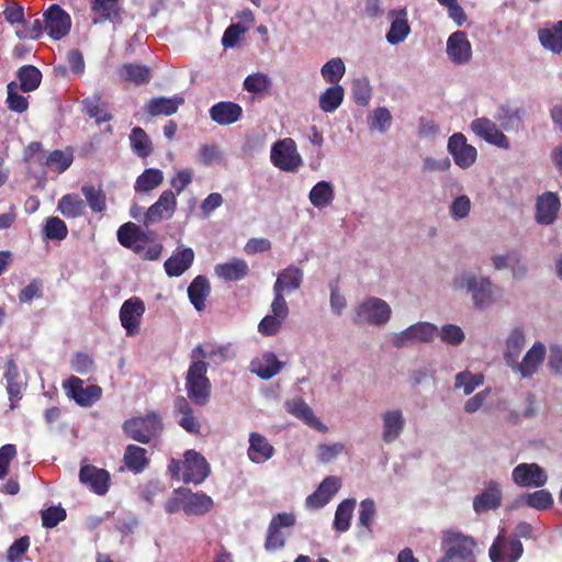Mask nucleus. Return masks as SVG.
<instances>
[{"instance_id":"obj_20","label":"nucleus","mask_w":562,"mask_h":562,"mask_svg":"<svg viewBox=\"0 0 562 562\" xmlns=\"http://www.w3.org/2000/svg\"><path fill=\"white\" fill-rule=\"evenodd\" d=\"M471 128L479 137L492 145L503 149L510 147L507 136L490 119L480 117L472 121Z\"/></svg>"},{"instance_id":"obj_40","label":"nucleus","mask_w":562,"mask_h":562,"mask_svg":"<svg viewBox=\"0 0 562 562\" xmlns=\"http://www.w3.org/2000/svg\"><path fill=\"white\" fill-rule=\"evenodd\" d=\"M57 211L67 218H77L86 214V202L76 193L63 195L57 204Z\"/></svg>"},{"instance_id":"obj_4","label":"nucleus","mask_w":562,"mask_h":562,"mask_svg":"<svg viewBox=\"0 0 562 562\" xmlns=\"http://www.w3.org/2000/svg\"><path fill=\"white\" fill-rule=\"evenodd\" d=\"M391 314L392 310L384 300L371 296L359 304L352 322L358 326L364 324L382 326L390 321Z\"/></svg>"},{"instance_id":"obj_22","label":"nucleus","mask_w":562,"mask_h":562,"mask_svg":"<svg viewBox=\"0 0 562 562\" xmlns=\"http://www.w3.org/2000/svg\"><path fill=\"white\" fill-rule=\"evenodd\" d=\"M389 18L391 19V26L385 36L386 41L391 45L403 43L411 33L406 8L391 10Z\"/></svg>"},{"instance_id":"obj_51","label":"nucleus","mask_w":562,"mask_h":562,"mask_svg":"<svg viewBox=\"0 0 562 562\" xmlns=\"http://www.w3.org/2000/svg\"><path fill=\"white\" fill-rule=\"evenodd\" d=\"M42 233L46 240L61 241L68 235V227L58 216H49L43 225Z\"/></svg>"},{"instance_id":"obj_13","label":"nucleus","mask_w":562,"mask_h":562,"mask_svg":"<svg viewBox=\"0 0 562 562\" xmlns=\"http://www.w3.org/2000/svg\"><path fill=\"white\" fill-rule=\"evenodd\" d=\"M45 30L53 40L65 37L71 27L70 15L58 4H52L44 13Z\"/></svg>"},{"instance_id":"obj_45","label":"nucleus","mask_w":562,"mask_h":562,"mask_svg":"<svg viewBox=\"0 0 562 562\" xmlns=\"http://www.w3.org/2000/svg\"><path fill=\"white\" fill-rule=\"evenodd\" d=\"M308 198L315 207L324 209L330 205L335 198L334 187L328 181H319L312 188Z\"/></svg>"},{"instance_id":"obj_31","label":"nucleus","mask_w":562,"mask_h":562,"mask_svg":"<svg viewBox=\"0 0 562 562\" xmlns=\"http://www.w3.org/2000/svg\"><path fill=\"white\" fill-rule=\"evenodd\" d=\"M382 440L385 443L394 442L403 432L405 418L401 409L386 411L382 414Z\"/></svg>"},{"instance_id":"obj_58","label":"nucleus","mask_w":562,"mask_h":562,"mask_svg":"<svg viewBox=\"0 0 562 562\" xmlns=\"http://www.w3.org/2000/svg\"><path fill=\"white\" fill-rule=\"evenodd\" d=\"M353 101L361 106L369 103L371 99V86L367 78H358L352 81L351 87Z\"/></svg>"},{"instance_id":"obj_16","label":"nucleus","mask_w":562,"mask_h":562,"mask_svg":"<svg viewBox=\"0 0 562 562\" xmlns=\"http://www.w3.org/2000/svg\"><path fill=\"white\" fill-rule=\"evenodd\" d=\"M145 313V304L139 297L126 300L120 308V321L128 336L139 331L140 318Z\"/></svg>"},{"instance_id":"obj_35","label":"nucleus","mask_w":562,"mask_h":562,"mask_svg":"<svg viewBox=\"0 0 562 562\" xmlns=\"http://www.w3.org/2000/svg\"><path fill=\"white\" fill-rule=\"evenodd\" d=\"M215 273L225 281H240L249 273V267L243 259L234 258L215 266Z\"/></svg>"},{"instance_id":"obj_30","label":"nucleus","mask_w":562,"mask_h":562,"mask_svg":"<svg viewBox=\"0 0 562 562\" xmlns=\"http://www.w3.org/2000/svg\"><path fill=\"white\" fill-rule=\"evenodd\" d=\"M274 454V447L259 432H250L247 456L254 463H263Z\"/></svg>"},{"instance_id":"obj_62","label":"nucleus","mask_w":562,"mask_h":562,"mask_svg":"<svg viewBox=\"0 0 562 562\" xmlns=\"http://www.w3.org/2000/svg\"><path fill=\"white\" fill-rule=\"evenodd\" d=\"M375 504L373 499L366 498L360 503L359 512V525L366 527L368 530L371 529L372 522L375 517Z\"/></svg>"},{"instance_id":"obj_2","label":"nucleus","mask_w":562,"mask_h":562,"mask_svg":"<svg viewBox=\"0 0 562 562\" xmlns=\"http://www.w3.org/2000/svg\"><path fill=\"white\" fill-rule=\"evenodd\" d=\"M443 557L437 562H476L474 550L476 541L470 536L457 531H447L441 539Z\"/></svg>"},{"instance_id":"obj_47","label":"nucleus","mask_w":562,"mask_h":562,"mask_svg":"<svg viewBox=\"0 0 562 562\" xmlns=\"http://www.w3.org/2000/svg\"><path fill=\"white\" fill-rule=\"evenodd\" d=\"M162 181L164 172L160 169L148 168L137 177L134 189L138 193L149 192L159 187Z\"/></svg>"},{"instance_id":"obj_46","label":"nucleus","mask_w":562,"mask_h":562,"mask_svg":"<svg viewBox=\"0 0 562 562\" xmlns=\"http://www.w3.org/2000/svg\"><path fill=\"white\" fill-rule=\"evenodd\" d=\"M538 37L544 48L559 54L562 50V21L551 29L539 30Z\"/></svg>"},{"instance_id":"obj_50","label":"nucleus","mask_w":562,"mask_h":562,"mask_svg":"<svg viewBox=\"0 0 562 562\" xmlns=\"http://www.w3.org/2000/svg\"><path fill=\"white\" fill-rule=\"evenodd\" d=\"M130 142L133 151L140 158H146L153 153V144L146 132L137 126L132 128Z\"/></svg>"},{"instance_id":"obj_49","label":"nucleus","mask_w":562,"mask_h":562,"mask_svg":"<svg viewBox=\"0 0 562 562\" xmlns=\"http://www.w3.org/2000/svg\"><path fill=\"white\" fill-rule=\"evenodd\" d=\"M356 507L355 498H347L342 501L336 509L334 528L339 532H345L350 528V521Z\"/></svg>"},{"instance_id":"obj_3","label":"nucleus","mask_w":562,"mask_h":562,"mask_svg":"<svg viewBox=\"0 0 562 562\" xmlns=\"http://www.w3.org/2000/svg\"><path fill=\"white\" fill-rule=\"evenodd\" d=\"M162 429L160 416L156 412H149L142 417L126 419L123 424L124 434L132 440L140 443H149L151 438Z\"/></svg>"},{"instance_id":"obj_6","label":"nucleus","mask_w":562,"mask_h":562,"mask_svg":"<svg viewBox=\"0 0 562 562\" xmlns=\"http://www.w3.org/2000/svg\"><path fill=\"white\" fill-rule=\"evenodd\" d=\"M67 396L81 407H90L102 397V389L98 384L85 386L83 380L71 375L63 384Z\"/></svg>"},{"instance_id":"obj_63","label":"nucleus","mask_w":562,"mask_h":562,"mask_svg":"<svg viewBox=\"0 0 562 562\" xmlns=\"http://www.w3.org/2000/svg\"><path fill=\"white\" fill-rule=\"evenodd\" d=\"M345 449V446L340 442L333 445L322 443L317 447V458L323 463L331 462L336 459Z\"/></svg>"},{"instance_id":"obj_17","label":"nucleus","mask_w":562,"mask_h":562,"mask_svg":"<svg viewBox=\"0 0 562 562\" xmlns=\"http://www.w3.org/2000/svg\"><path fill=\"white\" fill-rule=\"evenodd\" d=\"M177 210V198L173 191L165 190L159 199L149 206L145 214L144 223L149 225L158 223L164 218L169 220L173 216Z\"/></svg>"},{"instance_id":"obj_52","label":"nucleus","mask_w":562,"mask_h":562,"mask_svg":"<svg viewBox=\"0 0 562 562\" xmlns=\"http://www.w3.org/2000/svg\"><path fill=\"white\" fill-rule=\"evenodd\" d=\"M346 71L345 64L341 58L336 57L329 59L321 68L323 79L331 86L339 85Z\"/></svg>"},{"instance_id":"obj_27","label":"nucleus","mask_w":562,"mask_h":562,"mask_svg":"<svg viewBox=\"0 0 562 562\" xmlns=\"http://www.w3.org/2000/svg\"><path fill=\"white\" fill-rule=\"evenodd\" d=\"M340 488V480L337 476H327L318 485L316 491L307 496L306 506L310 508H322Z\"/></svg>"},{"instance_id":"obj_23","label":"nucleus","mask_w":562,"mask_h":562,"mask_svg":"<svg viewBox=\"0 0 562 562\" xmlns=\"http://www.w3.org/2000/svg\"><path fill=\"white\" fill-rule=\"evenodd\" d=\"M234 357L235 352L233 351L231 344L217 347H211L207 345L206 348L202 345H198L190 353V359L193 361H205L204 359L207 358L215 366H221Z\"/></svg>"},{"instance_id":"obj_43","label":"nucleus","mask_w":562,"mask_h":562,"mask_svg":"<svg viewBox=\"0 0 562 562\" xmlns=\"http://www.w3.org/2000/svg\"><path fill=\"white\" fill-rule=\"evenodd\" d=\"M101 94L95 93L91 98L82 100L83 112L91 119H94L98 124L110 122L113 116L108 111L105 104H101Z\"/></svg>"},{"instance_id":"obj_9","label":"nucleus","mask_w":562,"mask_h":562,"mask_svg":"<svg viewBox=\"0 0 562 562\" xmlns=\"http://www.w3.org/2000/svg\"><path fill=\"white\" fill-rule=\"evenodd\" d=\"M460 288H467L472 293L475 307L490 306L493 301L492 282L487 278H476L473 274H463L459 280Z\"/></svg>"},{"instance_id":"obj_48","label":"nucleus","mask_w":562,"mask_h":562,"mask_svg":"<svg viewBox=\"0 0 562 562\" xmlns=\"http://www.w3.org/2000/svg\"><path fill=\"white\" fill-rule=\"evenodd\" d=\"M18 78L20 80V89L23 92H31L40 87L42 72L33 65H24L18 70Z\"/></svg>"},{"instance_id":"obj_14","label":"nucleus","mask_w":562,"mask_h":562,"mask_svg":"<svg viewBox=\"0 0 562 562\" xmlns=\"http://www.w3.org/2000/svg\"><path fill=\"white\" fill-rule=\"evenodd\" d=\"M448 151L454 164L462 169L471 167L477 157L476 148L468 144L467 137L462 133H454L449 137Z\"/></svg>"},{"instance_id":"obj_56","label":"nucleus","mask_w":562,"mask_h":562,"mask_svg":"<svg viewBox=\"0 0 562 562\" xmlns=\"http://www.w3.org/2000/svg\"><path fill=\"white\" fill-rule=\"evenodd\" d=\"M522 499L527 506L538 510H547L553 505V497L547 490H538L532 493L525 494Z\"/></svg>"},{"instance_id":"obj_64","label":"nucleus","mask_w":562,"mask_h":562,"mask_svg":"<svg viewBox=\"0 0 562 562\" xmlns=\"http://www.w3.org/2000/svg\"><path fill=\"white\" fill-rule=\"evenodd\" d=\"M30 547V538L23 536L16 539L7 551V559L9 562H20L22 555L27 551Z\"/></svg>"},{"instance_id":"obj_15","label":"nucleus","mask_w":562,"mask_h":562,"mask_svg":"<svg viewBox=\"0 0 562 562\" xmlns=\"http://www.w3.org/2000/svg\"><path fill=\"white\" fill-rule=\"evenodd\" d=\"M514 483L520 487H542L548 475L546 471L537 463H519L512 472Z\"/></svg>"},{"instance_id":"obj_8","label":"nucleus","mask_w":562,"mask_h":562,"mask_svg":"<svg viewBox=\"0 0 562 562\" xmlns=\"http://www.w3.org/2000/svg\"><path fill=\"white\" fill-rule=\"evenodd\" d=\"M438 335V329L435 325L426 322H419L411 325L401 333L392 337V344L396 348H404L415 342H430Z\"/></svg>"},{"instance_id":"obj_5","label":"nucleus","mask_w":562,"mask_h":562,"mask_svg":"<svg viewBox=\"0 0 562 562\" xmlns=\"http://www.w3.org/2000/svg\"><path fill=\"white\" fill-rule=\"evenodd\" d=\"M270 160L282 171L295 172L303 165L296 143L290 138L279 139L271 146Z\"/></svg>"},{"instance_id":"obj_42","label":"nucleus","mask_w":562,"mask_h":562,"mask_svg":"<svg viewBox=\"0 0 562 562\" xmlns=\"http://www.w3.org/2000/svg\"><path fill=\"white\" fill-rule=\"evenodd\" d=\"M525 335L520 328H515L506 340V349L504 351V359L510 368L517 364V360L525 347Z\"/></svg>"},{"instance_id":"obj_37","label":"nucleus","mask_w":562,"mask_h":562,"mask_svg":"<svg viewBox=\"0 0 562 562\" xmlns=\"http://www.w3.org/2000/svg\"><path fill=\"white\" fill-rule=\"evenodd\" d=\"M4 379L7 382V392L10 400V408L13 409L16 402L21 400L22 382L20 380V373L18 366L13 359H10L5 363Z\"/></svg>"},{"instance_id":"obj_26","label":"nucleus","mask_w":562,"mask_h":562,"mask_svg":"<svg viewBox=\"0 0 562 562\" xmlns=\"http://www.w3.org/2000/svg\"><path fill=\"white\" fill-rule=\"evenodd\" d=\"M194 251L190 247H178L165 261L164 268L168 277L182 276L193 263Z\"/></svg>"},{"instance_id":"obj_24","label":"nucleus","mask_w":562,"mask_h":562,"mask_svg":"<svg viewBox=\"0 0 562 562\" xmlns=\"http://www.w3.org/2000/svg\"><path fill=\"white\" fill-rule=\"evenodd\" d=\"M561 207L560 198L554 192H544L536 202V221L542 225L552 224Z\"/></svg>"},{"instance_id":"obj_33","label":"nucleus","mask_w":562,"mask_h":562,"mask_svg":"<svg viewBox=\"0 0 562 562\" xmlns=\"http://www.w3.org/2000/svg\"><path fill=\"white\" fill-rule=\"evenodd\" d=\"M303 270L295 266H289L282 269L273 284V290L280 292H293L301 288L303 282Z\"/></svg>"},{"instance_id":"obj_57","label":"nucleus","mask_w":562,"mask_h":562,"mask_svg":"<svg viewBox=\"0 0 562 562\" xmlns=\"http://www.w3.org/2000/svg\"><path fill=\"white\" fill-rule=\"evenodd\" d=\"M484 376L481 373H472L468 370L459 372L456 375V389H463L465 395L471 394L476 387L482 385Z\"/></svg>"},{"instance_id":"obj_34","label":"nucleus","mask_w":562,"mask_h":562,"mask_svg":"<svg viewBox=\"0 0 562 562\" xmlns=\"http://www.w3.org/2000/svg\"><path fill=\"white\" fill-rule=\"evenodd\" d=\"M288 412L303 420L310 427L326 430V426L314 415L313 409L300 397L286 402Z\"/></svg>"},{"instance_id":"obj_55","label":"nucleus","mask_w":562,"mask_h":562,"mask_svg":"<svg viewBox=\"0 0 562 562\" xmlns=\"http://www.w3.org/2000/svg\"><path fill=\"white\" fill-rule=\"evenodd\" d=\"M282 369V362L279 361L273 352H267L263 355L261 362L255 370L257 375L263 380L271 379L278 374Z\"/></svg>"},{"instance_id":"obj_60","label":"nucleus","mask_w":562,"mask_h":562,"mask_svg":"<svg viewBox=\"0 0 562 562\" xmlns=\"http://www.w3.org/2000/svg\"><path fill=\"white\" fill-rule=\"evenodd\" d=\"M66 510L60 506H50L41 512L43 527L50 529L66 519Z\"/></svg>"},{"instance_id":"obj_19","label":"nucleus","mask_w":562,"mask_h":562,"mask_svg":"<svg viewBox=\"0 0 562 562\" xmlns=\"http://www.w3.org/2000/svg\"><path fill=\"white\" fill-rule=\"evenodd\" d=\"M110 473L95 465H82L79 471V481L97 495H105L110 487Z\"/></svg>"},{"instance_id":"obj_36","label":"nucleus","mask_w":562,"mask_h":562,"mask_svg":"<svg viewBox=\"0 0 562 562\" xmlns=\"http://www.w3.org/2000/svg\"><path fill=\"white\" fill-rule=\"evenodd\" d=\"M501 491L497 483L491 482L487 487L473 499V508L480 514L501 506Z\"/></svg>"},{"instance_id":"obj_11","label":"nucleus","mask_w":562,"mask_h":562,"mask_svg":"<svg viewBox=\"0 0 562 562\" xmlns=\"http://www.w3.org/2000/svg\"><path fill=\"white\" fill-rule=\"evenodd\" d=\"M211 472L206 459L195 450H188L183 459L182 481L195 485L205 481Z\"/></svg>"},{"instance_id":"obj_28","label":"nucleus","mask_w":562,"mask_h":562,"mask_svg":"<svg viewBox=\"0 0 562 562\" xmlns=\"http://www.w3.org/2000/svg\"><path fill=\"white\" fill-rule=\"evenodd\" d=\"M176 494H184L183 510L187 515H204L213 508V499L200 492L192 493L188 488H178L175 491Z\"/></svg>"},{"instance_id":"obj_29","label":"nucleus","mask_w":562,"mask_h":562,"mask_svg":"<svg viewBox=\"0 0 562 562\" xmlns=\"http://www.w3.org/2000/svg\"><path fill=\"white\" fill-rule=\"evenodd\" d=\"M544 356V345L539 341L535 342L522 358V361H517V364H514V368L512 369L518 371L522 378H530L537 372L538 368L543 362Z\"/></svg>"},{"instance_id":"obj_12","label":"nucleus","mask_w":562,"mask_h":562,"mask_svg":"<svg viewBox=\"0 0 562 562\" xmlns=\"http://www.w3.org/2000/svg\"><path fill=\"white\" fill-rule=\"evenodd\" d=\"M295 522L296 518L291 513H279L273 516L268 526L265 549L267 551L282 549L285 544V536L281 531V528L293 527Z\"/></svg>"},{"instance_id":"obj_44","label":"nucleus","mask_w":562,"mask_h":562,"mask_svg":"<svg viewBox=\"0 0 562 562\" xmlns=\"http://www.w3.org/2000/svg\"><path fill=\"white\" fill-rule=\"evenodd\" d=\"M345 90L340 85L326 88L318 98V105L325 113L335 112L342 103Z\"/></svg>"},{"instance_id":"obj_18","label":"nucleus","mask_w":562,"mask_h":562,"mask_svg":"<svg viewBox=\"0 0 562 562\" xmlns=\"http://www.w3.org/2000/svg\"><path fill=\"white\" fill-rule=\"evenodd\" d=\"M446 52L454 65H465L472 58V45L463 31L453 32L447 41Z\"/></svg>"},{"instance_id":"obj_1","label":"nucleus","mask_w":562,"mask_h":562,"mask_svg":"<svg viewBox=\"0 0 562 562\" xmlns=\"http://www.w3.org/2000/svg\"><path fill=\"white\" fill-rule=\"evenodd\" d=\"M207 368L209 363L206 361L192 360L184 379L188 397L178 395L173 400V413L175 415H181L178 425L192 435L200 434L201 423L194 416L189 400L198 406H205L210 402L212 384L206 376Z\"/></svg>"},{"instance_id":"obj_59","label":"nucleus","mask_w":562,"mask_h":562,"mask_svg":"<svg viewBox=\"0 0 562 562\" xmlns=\"http://www.w3.org/2000/svg\"><path fill=\"white\" fill-rule=\"evenodd\" d=\"M8 88V97H7V103L8 108L16 113H23L29 108V101L25 97L19 94L16 92V83L14 81H11L7 86Z\"/></svg>"},{"instance_id":"obj_41","label":"nucleus","mask_w":562,"mask_h":562,"mask_svg":"<svg viewBox=\"0 0 562 562\" xmlns=\"http://www.w3.org/2000/svg\"><path fill=\"white\" fill-rule=\"evenodd\" d=\"M119 75L125 81L136 86L148 83L151 79V70L148 66L132 63L123 64L119 69Z\"/></svg>"},{"instance_id":"obj_25","label":"nucleus","mask_w":562,"mask_h":562,"mask_svg":"<svg viewBox=\"0 0 562 562\" xmlns=\"http://www.w3.org/2000/svg\"><path fill=\"white\" fill-rule=\"evenodd\" d=\"M209 113L213 122L221 126H226L241 119L243 108L232 101H220L210 108Z\"/></svg>"},{"instance_id":"obj_21","label":"nucleus","mask_w":562,"mask_h":562,"mask_svg":"<svg viewBox=\"0 0 562 562\" xmlns=\"http://www.w3.org/2000/svg\"><path fill=\"white\" fill-rule=\"evenodd\" d=\"M117 240L123 247L132 249L135 254H142L149 237L138 225L127 222L117 229Z\"/></svg>"},{"instance_id":"obj_39","label":"nucleus","mask_w":562,"mask_h":562,"mask_svg":"<svg viewBox=\"0 0 562 562\" xmlns=\"http://www.w3.org/2000/svg\"><path fill=\"white\" fill-rule=\"evenodd\" d=\"M123 461L125 467L135 474L143 472L149 464L147 450L137 445L126 447Z\"/></svg>"},{"instance_id":"obj_61","label":"nucleus","mask_w":562,"mask_h":562,"mask_svg":"<svg viewBox=\"0 0 562 562\" xmlns=\"http://www.w3.org/2000/svg\"><path fill=\"white\" fill-rule=\"evenodd\" d=\"M271 86L269 77L265 74L249 75L244 81V88L251 93L267 91Z\"/></svg>"},{"instance_id":"obj_32","label":"nucleus","mask_w":562,"mask_h":562,"mask_svg":"<svg viewBox=\"0 0 562 562\" xmlns=\"http://www.w3.org/2000/svg\"><path fill=\"white\" fill-rule=\"evenodd\" d=\"M184 103V99L182 97H156L151 98L145 105L144 111L148 113L150 116L158 115H172L175 114L179 106Z\"/></svg>"},{"instance_id":"obj_54","label":"nucleus","mask_w":562,"mask_h":562,"mask_svg":"<svg viewBox=\"0 0 562 562\" xmlns=\"http://www.w3.org/2000/svg\"><path fill=\"white\" fill-rule=\"evenodd\" d=\"M74 156L71 151L55 149L46 157L44 165L59 173L67 170L72 164Z\"/></svg>"},{"instance_id":"obj_7","label":"nucleus","mask_w":562,"mask_h":562,"mask_svg":"<svg viewBox=\"0 0 562 562\" xmlns=\"http://www.w3.org/2000/svg\"><path fill=\"white\" fill-rule=\"evenodd\" d=\"M524 547L519 539L506 537L504 531L494 539L488 550L492 562H517L522 555Z\"/></svg>"},{"instance_id":"obj_10","label":"nucleus","mask_w":562,"mask_h":562,"mask_svg":"<svg viewBox=\"0 0 562 562\" xmlns=\"http://www.w3.org/2000/svg\"><path fill=\"white\" fill-rule=\"evenodd\" d=\"M90 11L91 22L94 25L105 22L116 25L123 22L122 0H91Z\"/></svg>"},{"instance_id":"obj_38","label":"nucleus","mask_w":562,"mask_h":562,"mask_svg":"<svg viewBox=\"0 0 562 562\" xmlns=\"http://www.w3.org/2000/svg\"><path fill=\"white\" fill-rule=\"evenodd\" d=\"M211 293V284L205 276H198L188 288L191 304L199 312L205 310V300Z\"/></svg>"},{"instance_id":"obj_53","label":"nucleus","mask_w":562,"mask_h":562,"mask_svg":"<svg viewBox=\"0 0 562 562\" xmlns=\"http://www.w3.org/2000/svg\"><path fill=\"white\" fill-rule=\"evenodd\" d=\"M81 192L87 200L88 205L94 213H101L106 207V196L101 188L92 184L81 187Z\"/></svg>"}]
</instances>
